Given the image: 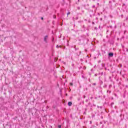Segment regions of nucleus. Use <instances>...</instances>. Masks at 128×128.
Returning <instances> with one entry per match:
<instances>
[{"instance_id": "obj_4", "label": "nucleus", "mask_w": 128, "mask_h": 128, "mask_svg": "<svg viewBox=\"0 0 128 128\" xmlns=\"http://www.w3.org/2000/svg\"><path fill=\"white\" fill-rule=\"evenodd\" d=\"M53 18H56V15L53 16Z\"/></svg>"}, {"instance_id": "obj_13", "label": "nucleus", "mask_w": 128, "mask_h": 128, "mask_svg": "<svg viewBox=\"0 0 128 128\" xmlns=\"http://www.w3.org/2000/svg\"><path fill=\"white\" fill-rule=\"evenodd\" d=\"M41 20H44V18L42 17L41 18Z\"/></svg>"}, {"instance_id": "obj_3", "label": "nucleus", "mask_w": 128, "mask_h": 128, "mask_svg": "<svg viewBox=\"0 0 128 128\" xmlns=\"http://www.w3.org/2000/svg\"><path fill=\"white\" fill-rule=\"evenodd\" d=\"M72 102H68V106H72Z\"/></svg>"}, {"instance_id": "obj_7", "label": "nucleus", "mask_w": 128, "mask_h": 128, "mask_svg": "<svg viewBox=\"0 0 128 128\" xmlns=\"http://www.w3.org/2000/svg\"><path fill=\"white\" fill-rule=\"evenodd\" d=\"M70 85L71 86H72L73 84H72V83L70 82Z\"/></svg>"}, {"instance_id": "obj_12", "label": "nucleus", "mask_w": 128, "mask_h": 128, "mask_svg": "<svg viewBox=\"0 0 128 128\" xmlns=\"http://www.w3.org/2000/svg\"><path fill=\"white\" fill-rule=\"evenodd\" d=\"M113 104H114V102H112V103L111 104V106H112Z\"/></svg>"}, {"instance_id": "obj_5", "label": "nucleus", "mask_w": 128, "mask_h": 128, "mask_svg": "<svg viewBox=\"0 0 128 128\" xmlns=\"http://www.w3.org/2000/svg\"><path fill=\"white\" fill-rule=\"evenodd\" d=\"M58 58H54V62H56L58 60Z\"/></svg>"}, {"instance_id": "obj_17", "label": "nucleus", "mask_w": 128, "mask_h": 128, "mask_svg": "<svg viewBox=\"0 0 128 128\" xmlns=\"http://www.w3.org/2000/svg\"><path fill=\"white\" fill-rule=\"evenodd\" d=\"M126 52H128V49H126Z\"/></svg>"}, {"instance_id": "obj_14", "label": "nucleus", "mask_w": 128, "mask_h": 128, "mask_svg": "<svg viewBox=\"0 0 128 128\" xmlns=\"http://www.w3.org/2000/svg\"><path fill=\"white\" fill-rule=\"evenodd\" d=\"M84 98H86V96H84Z\"/></svg>"}, {"instance_id": "obj_2", "label": "nucleus", "mask_w": 128, "mask_h": 128, "mask_svg": "<svg viewBox=\"0 0 128 128\" xmlns=\"http://www.w3.org/2000/svg\"><path fill=\"white\" fill-rule=\"evenodd\" d=\"M108 56L111 57H112V56H114V53L110 52V53H109Z\"/></svg>"}, {"instance_id": "obj_8", "label": "nucleus", "mask_w": 128, "mask_h": 128, "mask_svg": "<svg viewBox=\"0 0 128 128\" xmlns=\"http://www.w3.org/2000/svg\"><path fill=\"white\" fill-rule=\"evenodd\" d=\"M58 128H62V126H60V125L58 126Z\"/></svg>"}, {"instance_id": "obj_19", "label": "nucleus", "mask_w": 128, "mask_h": 128, "mask_svg": "<svg viewBox=\"0 0 128 128\" xmlns=\"http://www.w3.org/2000/svg\"><path fill=\"white\" fill-rule=\"evenodd\" d=\"M94 1L95 0H93Z\"/></svg>"}, {"instance_id": "obj_11", "label": "nucleus", "mask_w": 128, "mask_h": 128, "mask_svg": "<svg viewBox=\"0 0 128 128\" xmlns=\"http://www.w3.org/2000/svg\"><path fill=\"white\" fill-rule=\"evenodd\" d=\"M59 46H58V45H57V46H56L57 48H58Z\"/></svg>"}, {"instance_id": "obj_10", "label": "nucleus", "mask_w": 128, "mask_h": 128, "mask_svg": "<svg viewBox=\"0 0 128 128\" xmlns=\"http://www.w3.org/2000/svg\"><path fill=\"white\" fill-rule=\"evenodd\" d=\"M74 48H75V50H76V45H74Z\"/></svg>"}, {"instance_id": "obj_9", "label": "nucleus", "mask_w": 128, "mask_h": 128, "mask_svg": "<svg viewBox=\"0 0 128 128\" xmlns=\"http://www.w3.org/2000/svg\"><path fill=\"white\" fill-rule=\"evenodd\" d=\"M68 14H70V12H68L67 14V15L68 16Z\"/></svg>"}, {"instance_id": "obj_16", "label": "nucleus", "mask_w": 128, "mask_h": 128, "mask_svg": "<svg viewBox=\"0 0 128 128\" xmlns=\"http://www.w3.org/2000/svg\"><path fill=\"white\" fill-rule=\"evenodd\" d=\"M59 48H62V46H59Z\"/></svg>"}, {"instance_id": "obj_18", "label": "nucleus", "mask_w": 128, "mask_h": 128, "mask_svg": "<svg viewBox=\"0 0 128 128\" xmlns=\"http://www.w3.org/2000/svg\"><path fill=\"white\" fill-rule=\"evenodd\" d=\"M94 6H93V8H94Z\"/></svg>"}, {"instance_id": "obj_1", "label": "nucleus", "mask_w": 128, "mask_h": 128, "mask_svg": "<svg viewBox=\"0 0 128 128\" xmlns=\"http://www.w3.org/2000/svg\"><path fill=\"white\" fill-rule=\"evenodd\" d=\"M48 36H46L44 37V42L48 43Z\"/></svg>"}, {"instance_id": "obj_15", "label": "nucleus", "mask_w": 128, "mask_h": 128, "mask_svg": "<svg viewBox=\"0 0 128 128\" xmlns=\"http://www.w3.org/2000/svg\"><path fill=\"white\" fill-rule=\"evenodd\" d=\"M83 128H86V126H83Z\"/></svg>"}, {"instance_id": "obj_6", "label": "nucleus", "mask_w": 128, "mask_h": 128, "mask_svg": "<svg viewBox=\"0 0 128 128\" xmlns=\"http://www.w3.org/2000/svg\"><path fill=\"white\" fill-rule=\"evenodd\" d=\"M107 92H108V93H109V94H110L111 92H110V90H107Z\"/></svg>"}]
</instances>
